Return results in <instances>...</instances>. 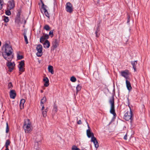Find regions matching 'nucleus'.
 Instances as JSON below:
<instances>
[{
  "mask_svg": "<svg viewBox=\"0 0 150 150\" xmlns=\"http://www.w3.org/2000/svg\"><path fill=\"white\" fill-rule=\"evenodd\" d=\"M13 50L9 43H5L2 48L1 53L4 58L7 61H11L13 58Z\"/></svg>",
  "mask_w": 150,
  "mask_h": 150,
  "instance_id": "obj_1",
  "label": "nucleus"
},
{
  "mask_svg": "<svg viewBox=\"0 0 150 150\" xmlns=\"http://www.w3.org/2000/svg\"><path fill=\"white\" fill-rule=\"evenodd\" d=\"M23 127L25 133H29L32 131L33 127L31 122L29 119L25 120Z\"/></svg>",
  "mask_w": 150,
  "mask_h": 150,
  "instance_id": "obj_2",
  "label": "nucleus"
},
{
  "mask_svg": "<svg viewBox=\"0 0 150 150\" xmlns=\"http://www.w3.org/2000/svg\"><path fill=\"white\" fill-rule=\"evenodd\" d=\"M109 103L111 105V108L110 110V113L112 114L114 116L115 115V110L114 99L113 96H112L110 98Z\"/></svg>",
  "mask_w": 150,
  "mask_h": 150,
  "instance_id": "obj_3",
  "label": "nucleus"
},
{
  "mask_svg": "<svg viewBox=\"0 0 150 150\" xmlns=\"http://www.w3.org/2000/svg\"><path fill=\"white\" fill-rule=\"evenodd\" d=\"M15 22L18 24L22 23L23 22L25 23L26 21L23 18V17H20V12L19 11H18L16 15Z\"/></svg>",
  "mask_w": 150,
  "mask_h": 150,
  "instance_id": "obj_4",
  "label": "nucleus"
},
{
  "mask_svg": "<svg viewBox=\"0 0 150 150\" xmlns=\"http://www.w3.org/2000/svg\"><path fill=\"white\" fill-rule=\"evenodd\" d=\"M66 10L67 12L70 13L72 12L73 11V7L72 5L70 2H68L66 3Z\"/></svg>",
  "mask_w": 150,
  "mask_h": 150,
  "instance_id": "obj_5",
  "label": "nucleus"
},
{
  "mask_svg": "<svg viewBox=\"0 0 150 150\" xmlns=\"http://www.w3.org/2000/svg\"><path fill=\"white\" fill-rule=\"evenodd\" d=\"M132 116V112L130 108V110L126 112L124 115V118L127 120L129 121L131 119Z\"/></svg>",
  "mask_w": 150,
  "mask_h": 150,
  "instance_id": "obj_6",
  "label": "nucleus"
},
{
  "mask_svg": "<svg viewBox=\"0 0 150 150\" xmlns=\"http://www.w3.org/2000/svg\"><path fill=\"white\" fill-rule=\"evenodd\" d=\"M120 74L121 75L125 78L126 80H127L129 78L130 74L128 70L126 69L120 72Z\"/></svg>",
  "mask_w": 150,
  "mask_h": 150,
  "instance_id": "obj_7",
  "label": "nucleus"
},
{
  "mask_svg": "<svg viewBox=\"0 0 150 150\" xmlns=\"http://www.w3.org/2000/svg\"><path fill=\"white\" fill-rule=\"evenodd\" d=\"M15 7V3L14 0H10L7 3V9L11 10Z\"/></svg>",
  "mask_w": 150,
  "mask_h": 150,
  "instance_id": "obj_8",
  "label": "nucleus"
},
{
  "mask_svg": "<svg viewBox=\"0 0 150 150\" xmlns=\"http://www.w3.org/2000/svg\"><path fill=\"white\" fill-rule=\"evenodd\" d=\"M36 50L38 52L36 53V55L38 57H41L42 55V47L41 45H39L37 46Z\"/></svg>",
  "mask_w": 150,
  "mask_h": 150,
  "instance_id": "obj_9",
  "label": "nucleus"
},
{
  "mask_svg": "<svg viewBox=\"0 0 150 150\" xmlns=\"http://www.w3.org/2000/svg\"><path fill=\"white\" fill-rule=\"evenodd\" d=\"M10 61H8V62L6 63V65L9 68V71L11 72L13 69L15 64L14 62H11Z\"/></svg>",
  "mask_w": 150,
  "mask_h": 150,
  "instance_id": "obj_10",
  "label": "nucleus"
},
{
  "mask_svg": "<svg viewBox=\"0 0 150 150\" xmlns=\"http://www.w3.org/2000/svg\"><path fill=\"white\" fill-rule=\"evenodd\" d=\"M91 141L94 144L95 147L97 149L99 146L97 140L96 139L94 136H93L91 138Z\"/></svg>",
  "mask_w": 150,
  "mask_h": 150,
  "instance_id": "obj_11",
  "label": "nucleus"
},
{
  "mask_svg": "<svg viewBox=\"0 0 150 150\" xmlns=\"http://www.w3.org/2000/svg\"><path fill=\"white\" fill-rule=\"evenodd\" d=\"M42 8L43 9L44 13L45 15V16L48 17V18H50V15L48 13V11H47V10L46 9L45 7L44 6V5L43 3L42 2Z\"/></svg>",
  "mask_w": 150,
  "mask_h": 150,
  "instance_id": "obj_12",
  "label": "nucleus"
},
{
  "mask_svg": "<svg viewBox=\"0 0 150 150\" xmlns=\"http://www.w3.org/2000/svg\"><path fill=\"white\" fill-rule=\"evenodd\" d=\"M126 83L127 89L129 91H130L132 89V87L130 82L127 80H126Z\"/></svg>",
  "mask_w": 150,
  "mask_h": 150,
  "instance_id": "obj_13",
  "label": "nucleus"
},
{
  "mask_svg": "<svg viewBox=\"0 0 150 150\" xmlns=\"http://www.w3.org/2000/svg\"><path fill=\"white\" fill-rule=\"evenodd\" d=\"M10 95L11 98L14 99L16 96L15 91L14 90H11L10 93Z\"/></svg>",
  "mask_w": 150,
  "mask_h": 150,
  "instance_id": "obj_14",
  "label": "nucleus"
},
{
  "mask_svg": "<svg viewBox=\"0 0 150 150\" xmlns=\"http://www.w3.org/2000/svg\"><path fill=\"white\" fill-rule=\"evenodd\" d=\"M43 81L45 82L44 86L46 87L48 86L49 85V80L48 78L47 77H44L43 79Z\"/></svg>",
  "mask_w": 150,
  "mask_h": 150,
  "instance_id": "obj_15",
  "label": "nucleus"
},
{
  "mask_svg": "<svg viewBox=\"0 0 150 150\" xmlns=\"http://www.w3.org/2000/svg\"><path fill=\"white\" fill-rule=\"evenodd\" d=\"M52 47L54 49L56 48L58 45V42L56 39L54 40L52 43Z\"/></svg>",
  "mask_w": 150,
  "mask_h": 150,
  "instance_id": "obj_16",
  "label": "nucleus"
},
{
  "mask_svg": "<svg viewBox=\"0 0 150 150\" xmlns=\"http://www.w3.org/2000/svg\"><path fill=\"white\" fill-rule=\"evenodd\" d=\"M86 133L87 136L89 138L94 136L93 134L91 132L90 129H89L87 130Z\"/></svg>",
  "mask_w": 150,
  "mask_h": 150,
  "instance_id": "obj_17",
  "label": "nucleus"
},
{
  "mask_svg": "<svg viewBox=\"0 0 150 150\" xmlns=\"http://www.w3.org/2000/svg\"><path fill=\"white\" fill-rule=\"evenodd\" d=\"M43 45L44 47L46 48H48L50 46L49 41L47 40H46L43 44Z\"/></svg>",
  "mask_w": 150,
  "mask_h": 150,
  "instance_id": "obj_18",
  "label": "nucleus"
},
{
  "mask_svg": "<svg viewBox=\"0 0 150 150\" xmlns=\"http://www.w3.org/2000/svg\"><path fill=\"white\" fill-rule=\"evenodd\" d=\"M48 70L49 72L51 73L52 74H53L54 71L53 69V67L52 66L49 65L48 68Z\"/></svg>",
  "mask_w": 150,
  "mask_h": 150,
  "instance_id": "obj_19",
  "label": "nucleus"
},
{
  "mask_svg": "<svg viewBox=\"0 0 150 150\" xmlns=\"http://www.w3.org/2000/svg\"><path fill=\"white\" fill-rule=\"evenodd\" d=\"M137 61H132L131 62V64L133 66V67L134 70V71H136V65L137 64Z\"/></svg>",
  "mask_w": 150,
  "mask_h": 150,
  "instance_id": "obj_20",
  "label": "nucleus"
},
{
  "mask_svg": "<svg viewBox=\"0 0 150 150\" xmlns=\"http://www.w3.org/2000/svg\"><path fill=\"white\" fill-rule=\"evenodd\" d=\"M24 67V60L21 61L20 63L18 66L19 68H23Z\"/></svg>",
  "mask_w": 150,
  "mask_h": 150,
  "instance_id": "obj_21",
  "label": "nucleus"
},
{
  "mask_svg": "<svg viewBox=\"0 0 150 150\" xmlns=\"http://www.w3.org/2000/svg\"><path fill=\"white\" fill-rule=\"evenodd\" d=\"M46 101V98L45 97H44L43 98L41 99L40 101V105H42V104H44Z\"/></svg>",
  "mask_w": 150,
  "mask_h": 150,
  "instance_id": "obj_22",
  "label": "nucleus"
},
{
  "mask_svg": "<svg viewBox=\"0 0 150 150\" xmlns=\"http://www.w3.org/2000/svg\"><path fill=\"white\" fill-rule=\"evenodd\" d=\"M23 35L24 36L25 40V43L26 44H27L28 43V39L27 38V37L26 35V34L25 32H24L23 33Z\"/></svg>",
  "mask_w": 150,
  "mask_h": 150,
  "instance_id": "obj_23",
  "label": "nucleus"
},
{
  "mask_svg": "<svg viewBox=\"0 0 150 150\" xmlns=\"http://www.w3.org/2000/svg\"><path fill=\"white\" fill-rule=\"evenodd\" d=\"M58 110L57 107V105L54 104V106L52 110V111L54 113H56Z\"/></svg>",
  "mask_w": 150,
  "mask_h": 150,
  "instance_id": "obj_24",
  "label": "nucleus"
},
{
  "mask_svg": "<svg viewBox=\"0 0 150 150\" xmlns=\"http://www.w3.org/2000/svg\"><path fill=\"white\" fill-rule=\"evenodd\" d=\"M81 88V86L79 85H77L76 87V94H77L78 92L80 91Z\"/></svg>",
  "mask_w": 150,
  "mask_h": 150,
  "instance_id": "obj_25",
  "label": "nucleus"
},
{
  "mask_svg": "<svg viewBox=\"0 0 150 150\" xmlns=\"http://www.w3.org/2000/svg\"><path fill=\"white\" fill-rule=\"evenodd\" d=\"M47 111V110L46 109H45L44 111H42V114L43 117H45L46 116Z\"/></svg>",
  "mask_w": 150,
  "mask_h": 150,
  "instance_id": "obj_26",
  "label": "nucleus"
},
{
  "mask_svg": "<svg viewBox=\"0 0 150 150\" xmlns=\"http://www.w3.org/2000/svg\"><path fill=\"white\" fill-rule=\"evenodd\" d=\"M10 143V142L9 140H7L6 142L5 146L6 148H8V146Z\"/></svg>",
  "mask_w": 150,
  "mask_h": 150,
  "instance_id": "obj_27",
  "label": "nucleus"
},
{
  "mask_svg": "<svg viewBox=\"0 0 150 150\" xmlns=\"http://www.w3.org/2000/svg\"><path fill=\"white\" fill-rule=\"evenodd\" d=\"M70 80L72 82H75L76 81V79L74 76H72Z\"/></svg>",
  "mask_w": 150,
  "mask_h": 150,
  "instance_id": "obj_28",
  "label": "nucleus"
},
{
  "mask_svg": "<svg viewBox=\"0 0 150 150\" xmlns=\"http://www.w3.org/2000/svg\"><path fill=\"white\" fill-rule=\"evenodd\" d=\"M44 28L46 30H48L50 29V27L48 25H46L44 26Z\"/></svg>",
  "mask_w": 150,
  "mask_h": 150,
  "instance_id": "obj_29",
  "label": "nucleus"
},
{
  "mask_svg": "<svg viewBox=\"0 0 150 150\" xmlns=\"http://www.w3.org/2000/svg\"><path fill=\"white\" fill-rule=\"evenodd\" d=\"M72 150H80V149L77 148L75 146H72Z\"/></svg>",
  "mask_w": 150,
  "mask_h": 150,
  "instance_id": "obj_30",
  "label": "nucleus"
},
{
  "mask_svg": "<svg viewBox=\"0 0 150 150\" xmlns=\"http://www.w3.org/2000/svg\"><path fill=\"white\" fill-rule=\"evenodd\" d=\"M4 21L5 22H8L9 21V18L8 17L5 16L4 18Z\"/></svg>",
  "mask_w": 150,
  "mask_h": 150,
  "instance_id": "obj_31",
  "label": "nucleus"
},
{
  "mask_svg": "<svg viewBox=\"0 0 150 150\" xmlns=\"http://www.w3.org/2000/svg\"><path fill=\"white\" fill-rule=\"evenodd\" d=\"M3 4V0H0V9H1L2 8V5Z\"/></svg>",
  "mask_w": 150,
  "mask_h": 150,
  "instance_id": "obj_32",
  "label": "nucleus"
},
{
  "mask_svg": "<svg viewBox=\"0 0 150 150\" xmlns=\"http://www.w3.org/2000/svg\"><path fill=\"white\" fill-rule=\"evenodd\" d=\"M10 10H8L7 9V10L6 11V14L7 15H10L11 14V12L10 11Z\"/></svg>",
  "mask_w": 150,
  "mask_h": 150,
  "instance_id": "obj_33",
  "label": "nucleus"
},
{
  "mask_svg": "<svg viewBox=\"0 0 150 150\" xmlns=\"http://www.w3.org/2000/svg\"><path fill=\"white\" fill-rule=\"evenodd\" d=\"M6 133H7L9 131V127H8V122H6Z\"/></svg>",
  "mask_w": 150,
  "mask_h": 150,
  "instance_id": "obj_34",
  "label": "nucleus"
},
{
  "mask_svg": "<svg viewBox=\"0 0 150 150\" xmlns=\"http://www.w3.org/2000/svg\"><path fill=\"white\" fill-rule=\"evenodd\" d=\"M45 39L44 37H43V36H42V37H41L40 39V42L41 43H42L43 41H44V40Z\"/></svg>",
  "mask_w": 150,
  "mask_h": 150,
  "instance_id": "obj_35",
  "label": "nucleus"
},
{
  "mask_svg": "<svg viewBox=\"0 0 150 150\" xmlns=\"http://www.w3.org/2000/svg\"><path fill=\"white\" fill-rule=\"evenodd\" d=\"M49 35H50L51 37H52L53 36V31L52 30L50 31L49 33Z\"/></svg>",
  "mask_w": 150,
  "mask_h": 150,
  "instance_id": "obj_36",
  "label": "nucleus"
},
{
  "mask_svg": "<svg viewBox=\"0 0 150 150\" xmlns=\"http://www.w3.org/2000/svg\"><path fill=\"white\" fill-rule=\"evenodd\" d=\"M43 36L45 39H47L49 38V35L48 34H44Z\"/></svg>",
  "mask_w": 150,
  "mask_h": 150,
  "instance_id": "obj_37",
  "label": "nucleus"
},
{
  "mask_svg": "<svg viewBox=\"0 0 150 150\" xmlns=\"http://www.w3.org/2000/svg\"><path fill=\"white\" fill-rule=\"evenodd\" d=\"M24 104L20 103V106L21 109H23L24 108Z\"/></svg>",
  "mask_w": 150,
  "mask_h": 150,
  "instance_id": "obj_38",
  "label": "nucleus"
},
{
  "mask_svg": "<svg viewBox=\"0 0 150 150\" xmlns=\"http://www.w3.org/2000/svg\"><path fill=\"white\" fill-rule=\"evenodd\" d=\"M8 88H11L12 87V84L11 83H10L8 84Z\"/></svg>",
  "mask_w": 150,
  "mask_h": 150,
  "instance_id": "obj_39",
  "label": "nucleus"
},
{
  "mask_svg": "<svg viewBox=\"0 0 150 150\" xmlns=\"http://www.w3.org/2000/svg\"><path fill=\"white\" fill-rule=\"evenodd\" d=\"M17 57L18 59H21L23 58V56L22 55H18L17 56Z\"/></svg>",
  "mask_w": 150,
  "mask_h": 150,
  "instance_id": "obj_40",
  "label": "nucleus"
},
{
  "mask_svg": "<svg viewBox=\"0 0 150 150\" xmlns=\"http://www.w3.org/2000/svg\"><path fill=\"white\" fill-rule=\"evenodd\" d=\"M19 69V70L21 72H23L24 71V67L22 68H20Z\"/></svg>",
  "mask_w": 150,
  "mask_h": 150,
  "instance_id": "obj_41",
  "label": "nucleus"
},
{
  "mask_svg": "<svg viewBox=\"0 0 150 150\" xmlns=\"http://www.w3.org/2000/svg\"><path fill=\"white\" fill-rule=\"evenodd\" d=\"M38 143H36L35 144V145L34 146V148L36 149H38V147H37V146H38Z\"/></svg>",
  "mask_w": 150,
  "mask_h": 150,
  "instance_id": "obj_42",
  "label": "nucleus"
},
{
  "mask_svg": "<svg viewBox=\"0 0 150 150\" xmlns=\"http://www.w3.org/2000/svg\"><path fill=\"white\" fill-rule=\"evenodd\" d=\"M25 102V100L24 99H23L21 100L20 103H23L24 104Z\"/></svg>",
  "mask_w": 150,
  "mask_h": 150,
  "instance_id": "obj_43",
  "label": "nucleus"
},
{
  "mask_svg": "<svg viewBox=\"0 0 150 150\" xmlns=\"http://www.w3.org/2000/svg\"><path fill=\"white\" fill-rule=\"evenodd\" d=\"M98 30H96L95 32V33L96 34V36L97 37H98L99 35V34H98Z\"/></svg>",
  "mask_w": 150,
  "mask_h": 150,
  "instance_id": "obj_44",
  "label": "nucleus"
},
{
  "mask_svg": "<svg viewBox=\"0 0 150 150\" xmlns=\"http://www.w3.org/2000/svg\"><path fill=\"white\" fill-rule=\"evenodd\" d=\"M77 123L79 125L81 124V120H79L77 122Z\"/></svg>",
  "mask_w": 150,
  "mask_h": 150,
  "instance_id": "obj_45",
  "label": "nucleus"
},
{
  "mask_svg": "<svg viewBox=\"0 0 150 150\" xmlns=\"http://www.w3.org/2000/svg\"><path fill=\"white\" fill-rule=\"evenodd\" d=\"M127 134H126L125 135V136L124 137V139L125 140H127Z\"/></svg>",
  "mask_w": 150,
  "mask_h": 150,
  "instance_id": "obj_46",
  "label": "nucleus"
},
{
  "mask_svg": "<svg viewBox=\"0 0 150 150\" xmlns=\"http://www.w3.org/2000/svg\"><path fill=\"white\" fill-rule=\"evenodd\" d=\"M44 108H44V106H43L42 107V108L41 109V110H44Z\"/></svg>",
  "mask_w": 150,
  "mask_h": 150,
  "instance_id": "obj_47",
  "label": "nucleus"
},
{
  "mask_svg": "<svg viewBox=\"0 0 150 150\" xmlns=\"http://www.w3.org/2000/svg\"><path fill=\"white\" fill-rule=\"evenodd\" d=\"M128 21H127V22H128L129 21V16H128Z\"/></svg>",
  "mask_w": 150,
  "mask_h": 150,
  "instance_id": "obj_48",
  "label": "nucleus"
},
{
  "mask_svg": "<svg viewBox=\"0 0 150 150\" xmlns=\"http://www.w3.org/2000/svg\"><path fill=\"white\" fill-rule=\"evenodd\" d=\"M5 150H9L8 149V148H6Z\"/></svg>",
  "mask_w": 150,
  "mask_h": 150,
  "instance_id": "obj_49",
  "label": "nucleus"
},
{
  "mask_svg": "<svg viewBox=\"0 0 150 150\" xmlns=\"http://www.w3.org/2000/svg\"><path fill=\"white\" fill-rule=\"evenodd\" d=\"M41 92L42 93L43 92V91L42 90H41Z\"/></svg>",
  "mask_w": 150,
  "mask_h": 150,
  "instance_id": "obj_50",
  "label": "nucleus"
},
{
  "mask_svg": "<svg viewBox=\"0 0 150 150\" xmlns=\"http://www.w3.org/2000/svg\"><path fill=\"white\" fill-rule=\"evenodd\" d=\"M44 106V105H43V104H42V105L41 106H42H42Z\"/></svg>",
  "mask_w": 150,
  "mask_h": 150,
  "instance_id": "obj_51",
  "label": "nucleus"
},
{
  "mask_svg": "<svg viewBox=\"0 0 150 150\" xmlns=\"http://www.w3.org/2000/svg\"><path fill=\"white\" fill-rule=\"evenodd\" d=\"M1 42L0 41V46L1 45Z\"/></svg>",
  "mask_w": 150,
  "mask_h": 150,
  "instance_id": "obj_52",
  "label": "nucleus"
},
{
  "mask_svg": "<svg viewBox=\"0 0 150 150\" xmlns=\"http://www.w3.org/2000/svg\"><path fill=\"white\" fill-rule=\"evenodd\" d=\"M88 128H90V127H89V126H88Z\"/></svg>",
  "mask_w": 150,
  "mask_h": 150,
  "instance_id": "obj_53",
  "label": "nucleus"
}]
</instances>
